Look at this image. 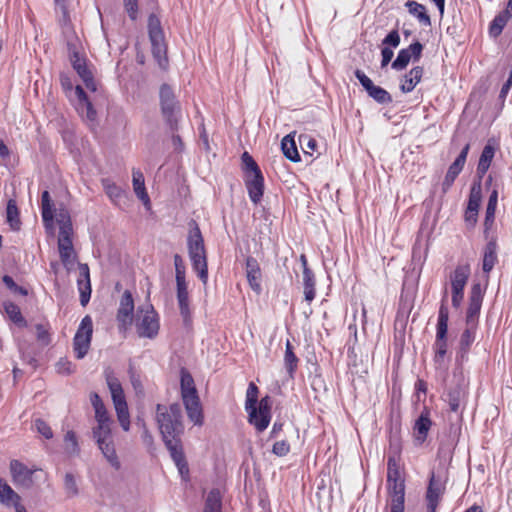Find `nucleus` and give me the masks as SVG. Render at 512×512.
Returning <instances> with one entry per match:
<instances>
[{"instance_id":"obj_61","label":"nucleus","mask_w":512,"mask_h":512,"mask_svg":"<svg viewBox=\"0 0 512 512\" xmlns=\"http://www.w3.org/2000/svg\"><path fill=\"white\" fill-rule=\"evenodd\" d=\"M94 411H95V420L97 423L113 422L107 412L105 405L102 407H96L94 409Z\"/></svg>"},{"instance_id":"obj_18","label":"nucleus","mask_w":512,"mask_h":512,"mask_svg":"<svg viewBox=\"0 0 512 512\" xmlns=\"http://www.w3.org/2000/svg\"><path fill=\"white\" fill-rule=\"evenodd\" d=\"M470 149V145L466 144L457 158L454 160V162L449 166L448 171L445 175L444 181L442 183V191L443 193H446L451 186L453 185L455 179L460 174V172L463 170V167L465 165L467 155Z\"/></svg>"},{"instance_id":"obj_45","label":"nucleus","mask_w":512,"mask_h":512,"mask_svg":"<svg viewBox=\"0 0 512 512\" xmlns=\"http://www.w3.org/2000/svg\"><path fill=\"white\" fill-rule=\"evenodd\" d=\"M55 216L59 225V231L73 229L71 217L66 208H59Z\"/></svg>"},{"instance_id":"obj_50","label":"nucleus","mask_w":512,"mask_h":512,"mask_svg":"<svg viewBox=\"0 0 512 512\" xmlns=\"http://www.w3.org/2000/svg\"><path fill=\"white\" fill-rule=\"evenodd\" d=\"M73 229L59 231L58 250H67L73 248L72 242Z\"/></svg>"},{"instance_id":"obj_11","label":"nucleus","mask_w":512,"mask_h":512,"mask_svg":"<svg viewBox=\"0 0 512 512\" xmlns=\"http://www.w3.org/2000/svg\"><path fill=\"white\" fill-rule=\"evenodd\" d=\"M470 275L469 265H458L450 274L452 306L459 308L464 298V288Z\"/></svg>"},{"instance_id":"obj_3","label":"nucleus","mask_w":512,"mask_h":512,"mask_svg":"<svg viewBox=\"0 0 512 512\" xmlns=\"http://www.w3.org/2000/svg\"><path fill=\"white\" fill-rule=\"evenodd\" d=\"M105 379L110 390L118 421L124 431L130 428V415L125 394L119 379L112 370H105Z\"/></svg>"},{"instance_id":"obj_31","label":"nucleus","mask_w":512,"mask_h":512,"mask_svg":"<svg viewBox=\"0 0 512 512\" xmlns=\"http://www.w3.org/2000/svg\"><path fill=\"white\" fill-rule=\"evenodd\" d=\"M41 213L44 226L52 228L54 220L53 203L48 191H43L41 195Z\"/></svg>"},{"instance_id":"obj_24","label":"nucleus","mask_w":512,"mask_h":512,"mask_svg":"<svg viewBox=\"0 0 512 512\" xmlns=\"http://www.w3.org/2000/svg\"><path fill=\"white\" fill-rule=\"evenodd\" d=\"M498 262L497 256V243L494 237H491L490 240L484 247L483 251V259H482V270L488 274L492 271L495 264Z\"/></svg>"},{"instance_id":"obj_34","label":"nucleus","mask_w":512,"mask_h":512,"mask_svg":"<svg viewBox=\"0 0 512 512\" xmlns=\"http://www.w3.org/2000/svg\"><path fill=\"white\" fill-rule=\"evenodd\" d=\"M388 492L390 496V505H404L405 502V483L398 481L388 483Z\"/></svg>"},{"instance_id":"obj_2","label":"nucleus","mask_w":512,"mask_h":512,"mask_svg":"<svg viewBox=\"0 0 512 512\" xmlns=\"http://www.w3.org/2000/svg\"><path fill=\"white\" fill-rule=\"evenodd\" d=\"M193 225L187 238L188 253L193 269L197 272L203 284H206L208 281V265L204 239L196 222H193Z\"/></svg>"},{"instance_id":"obj_8","label":"nucleus","mask_w":512,"mask_h":512,"mask_svg":"<svg viewBox=\"0 0 512 512\" xmlns=\"http://www.w3.org/2000/svg\"><path fill=\"white\" fill-rule=\"evenodd\" d=\"M272 401L269 396L259 400L258 405L245 409L248 413V422L255 427L258 432H263L269 426L271 421Z\"/></svg>"},{"instance_id":"obj_64","label":"nucleus","mask_w":512,"mask_h":512,"mask_svg":"<svg viewBox=\"0 0 512 512\" xmlns=\"http://www.w3.org/2000/svg\"><path fill=\"white\" fill-rule=\"evenodd\" d=\"M478 219V211L477 210H470L466 208L465 211V222L469 227H474L477 223Z\"/></svg>"},{"instance_id":"obj_12","label":"nucleus","mask_w":512,"mask_h":512,"mask_svg":"<svg viewBox=\"0 0 512 512\" xmlns=\"http://www.w3.org/2000/svg\"><path fill=\"white\" fill-rule=\"evenodd\" d=\"M447 314L444 308L438 313V321L436 326V339L433 345L434 348V361L436 364L441 365L447 353Z\"/></svg>"},{"instance_id":"obj_21","label":"nucleus","mask_w":512,"mask_h":512,"mask_svg":"<svg viewBox=\"0 0 512 512\" xmlns=\"http://www.w3.org/2000/svg\"><path fill=\"white\" fill-rule=\"evenodd\" d=\"M245 268H246V277H247L249 286L251 287V289L254 292H256L257 294H260L262 291V287H261L262 273H261V268H260L258 261L252 256L247 257Z\"/></svg>"},{"instance_id":"obj_53","label":"nucleus","mask_w":512,"mask_h":512,"mask_svg":"<svg viewBox=\"0 0 512 512\" xmlns=\"http://www.w3.org/2000/svg\"><path fill=\"white\" fill-rule=\"evenodd\" d=\"M447 398L450 410L457 412L460 407L461 391L459 389L450 390L447 394Z\"/></svg>"},{"instance_id":"obj_58","label":"nucleus","mask_w":512,"mask_h":512,"mask_svg":"<svg viewBox=\"0 0 512 512\" xmlns=\"http://www.w3.org/2000/svg\"><path fill=\"white\" fill-rule=\"evenodd\" d=\"M35 426L37 431L46 439H51L53 437V432L50 426L42 419H37L35 421Z\"/></svg>"},{"instance_id":"obj_60","label":"nucleus","mask_w":512,"mask_h":512,"mask_svg":"<svg viewBox=\"0 0 512 512\" xmlns=\"http://www.w3.org/2000/svg\"><path fill=\"white\" fill-rule=\"evenodd\" d=\"M289 451L290 445L285 440L275 442L272 448V452L280 457L287 455Z\"/></svg>"},{"instance_id":"obj_15","label":"nucleus","mask_w":512,"mask_h":512,"mask_svg":"<svg viewBox=\"0 0 512 512\" xmlns=\"http://www.w3.org/2000/svg\"><path fill=\"white\" fill-rule=\"evenodd\" d=\"M10 472L13 482L20 487L29 489L33 486V475L38 468L29 469L25 464L19 460L13 459L10 461Z\"/></svg>"},{"instance_id":"obj_47","label":"nucleus","mask_w":512,"mask_h":512,"mask_svg":"<svg viewBox=\"0 0 512 512\" xmlns=\"http://www.w3.org/2000/svg\"><path fill=\"white\" fill-rule=\"evenodd\" d=\"M64 441L66 443V452L69 455H78L80 448L78 445L76 434L73 431H68L65 434Z\"/></svg>"},{"instance_id":"obj_9","label":"nucleus","mask_w":512,"mask_h":512,"mask_svg":"<svg viewBox=\"0 0 512 512\" xmlns=\"http://www.w3.org/2000/svg\"><path fill=\"white\" fill-rule=\"evenodd\" d=\"M93 334V322L89 315H86L80 322L73 339V348L77 359H82L88 353Z\"/></svg>"},{"instance_id":"obj_54","label":"nucleus","mask_w":512,"mask_h":512,"mask_svg":"<svg viewBox=\"0 0 512 512\" xmlns=\"http://www.w3.org/2000/svg\"><path fill=\"white\" fill-rule=\"evenodd\" d=\"M495 211H496V209L486 208L485 219H484V223H483L484 235H485L486 239L489 238L490 230L492 229V227L494 225Z\"/></svg>"},{"instance_id":"obj_1","label":"nucleus","mask_w":512,"mask_h":512,"mask_svg":"<svg viewBox=\"0 0 512 512\" xmlns=\"http://www.w3.org/2000/svg\"><path fill=\"white\" fill-rule=\"evenodd\" d=\"M156 422L163 442L178 468L179 474L183 480L187 481L189 479V466L181 441V436L184 433L181 405L179 403H172L169 406L157 404Z\"/></svg>"},{"instance_id":"obj_7","label":"nucleus","mask_w":512,"mask_h":512,"mask_svg":"<svg viewBox=\"0 0 512 512\" xmlns=\"http://www.w3.org/2000/svg\"><path fill=\"white\" fill-rule=\"evenodd\" d=\"M135 327L139 337L152 339L159 332V317L152 305L147 304L137 309Z\"/></svg>"},{"instance_id":"obj_32","label":"nucleus","mask_w":512,"mask_h":512,"mask_svg":"<svg viewBox=\"0 0 512 512\" xmlns=\"http://www.w3.org/2000/svg\"><path fill=\"white\" fill-rule=\"evenodd\" d=\"M405 6L408 8L409 13L418 19L420 24H422L423 26L431 25L430 16L427 14L424 5L419 4L418 2L413 0H408Z\"/></svg>"},{"instance_id":"obj_48","label":"nucleus","mask_w":512,"mask_h":512,"mask_svg":"<svg viewBox=\"0 0 512 512\" xmlns=\"http://www.w3.org/2000/svg\"><path fill=\"white\" fill-rule=\"evenodd\" d=\"M258 393V387L255 385V383L250 382L246 391L245 409H249L252 406L258 405Z\"/></svg>"},{"instance_id":"obj_16","label":"nucleus","mask_w":512,"mask_h":512,"mask_svg":"<svg viewBox=\"0 0 512 512\" xmlns=\"http://www.w3.org/2000/svg\"><path fill=\"white\" fill-rule=\"evenodd\" d=\"M134 300L129 290H125L121 296L117 311L119 330L126 331L133 323Z\"/></svg>"},{"instance_id":"obj_33","label":"nucleus","mask_w":512,"mask_h":512,"mask_svg":"<svg viewBox=\"0 0 512 512\" xmlns=\"http://www.w3.org/2000/svg\"><path fill=\"white\" fill-rule=\"evenodd\" d=\"M281 149L284 156L292 162H299L300 155L297 150V146L294 140V136L291 134L286 135L281 141Z\"/></svg>"},{"instance_id":"obj_40","label":"nucleus","mask_w":512,"mask_h":512,"mask_svg":"<svg viewBox=\"0 0 512 512\" xmlns=\"http://www.w3.org/2000/svg\"><path fill=\"white\" fill-rule=\"evenodd\" d=\"M222 502L218 489H212L206 498L204 512H221Z\"/></svg>"},{"instance_id":"obj_27","label":"nucleus","mask_w":512,"mask_h":512,"mask_svg":"<svg viewBox=\"0 0 512 512\" xmlns=\"http://www.w3.org/2000/svg\"><path fill=\"white\" fill-rule=\"evenodd\" d=\"M431 426L432 421L429 417V411L425 409L417 418L413 427L416 441L420 444L423 443L427 438Z\"/></svg>"},{"instance_id":"obj_20","label":"nucleus","mask_w":512,"mask_h":512,"mask_svg":"<svg viewBox=\"0 0 512 512\" xmlns=\"http://www.w3.org/2000/svg\"><path fill=\"white\" fill-rule=\"evenodd\" d=\"M245 186L248 191L250 200L254 204H258L264 193V177L261 173L247 175L245 177Z\"/></svg>"},{"instance_id":"obj_55","label":"nucleus","mask_w":512,"mask_h":512,"mask_svg":"<svg viewBox=\"0 0 512 512\" xmlns=\"http://www.w3.org/2000/svg\"><path fill=\"white\" fill-rule=\"evenodd\" d=\"M382 44L385 47L389 48H397L400 44V35L397 30H392L389 32L386 37L382 40Z\"/></svg>"},{"instance_id":"obj_37","label":"nucleus","mask_w":512,"mask_h":512,"mask_svg":"<svg viewBox=\"0 0 512 512\" xmlns=\"http://www.w3.org/2000/svg\"><path fill=\"white\" fill-rule=\"evenodd\" d=\"M510 17L509 13L504 11L496 15L489 26L490 36L497 38L502 33Z\"/></svg>"},{"instance_id":"obj_6","label":"nucleus","mask_w":512,"mask_h":512,"mask_svg":"<svg viewBox=\"0 0 512 512\" xmlns=\"http://www.w3.org/2000/svg\"><path fill=\"white\" fill-rule=\"evenodd\" d=\"M148 34L153 56L159 66L165 68L168 63L166 56L167 47L160 19L155 14H150L148 17Z\"/></svg>"},{"instance_id":"obj_26","label":"nucleus","mask_w":512,"mask_h":512,"mask_svg":"<svg viewBox=\"0 0 512 512\" xmlns=\"http://www.w3.org/2000/svg\"><path fill=\"white\" fill-rule=\"evenodd\" d=\"M176 288L180 314L186 320L190 316L189 293L186 279L176 280Z\"/></svg>"},{"instance_id":"obj_5","label":"nucleus","mask_w":512,"mask_h":512,"mask_svg":"<svg viewBox=\"0 0 512 512\" xmlns=\"http://www.w3.org/2000/svg\"><path fill=\"white\" fill-rule=\"evenodd\" d=\"M111 425L112 422L97 423L92 429V434L103 456L114 469L118 470L121 464L116 454Z\"/></svg>"},{"instance_id":"obj_22","label":"nucleus","mask_w":512,"mask_h":512,"mask_svg":"<svg viewBox=\"0 0 512 512\" xmlns=\"http://www.w3.org/2000/svg\"><path fill=\"white\" fill-rule=\"evenodd\" d=\"M483 301V290L480 283H474L470 290L469 306L467 308V323L469 324L478 316Z\"/></svg>"},{"instance_id":"obj_62","label":"nucleus","mask_w":512,"mask_h":512,"mask_svg":"<svg viewBox=\"0 0 512 512\" xmlns=\"http://www.w3.org/2000/svg\"><path fill=\"white\" fill-rule=\"evenodd\" d=\"M125 9L131 20H136L138 14L137 0H124Z\"/></svg>"},{"instance_id":"obj_39","label":"nucleus","mask_w":512,"mask_h":512,"mask_svg":"<svg viewBox=\"0 0 512 512\" xmlns=\"http://www.w3.org/2000/svg\"><path fill=\"white\" fill-rule=\"evenodd\" d=\"M6 219L13 230H18L20 228L21 222L19 217V210L14 199H10L7 203Z\"/></svg>"},{"instance_id":"obj_28","label":"nucleus","mask_w":512,"mask_h":512,"mask_svg":"<svg viewBox=\"0 0 512 512\" xmlns=\"http://www.w3.org/2000/svg\"><path fill=\"white\" fill-rule=\"evenodd\" d=\"M75 92L78 98L77 110L82 115H85L88 120L94 121L96 118V111L92 103L89 101L87 94L79 85L76 86Z\"/></svg>"},{"instance_id":"obj_59","label":"nucleus","mask_w":512,"mask_h":512,"mask_svg":"<svg viewBox=\"0 0 512 512\" xmlns=\"http://www.w3.org/2000/svg\"><path fill=\"white\" fill-rule=\"evenodd\" d=\"M469 199L474 200L481 204V200H482L481 179H478L477 181L473 182V184L471 186L470 194H469Z\"/></svg>"},{"instance_id":"obj_51","label":"nucleus","mask_w":512,"mask_h":512,"mask_svg":"<svg viewBox=\"0 0 512 512\" xmlns=\"http://www.w3.org/2000/svg\"><path fill=\"white\" fill-rule=\"evenodd\" d=\"M59 254L61 262L64 265V267L67 270L73 269L77 258L74 248L67 250H59Z\"/></svg>"},{"instance_id":"obj_63","label":"nucleus","mask_w":512,"mask_h":512,"mask_svg":"<svg viewBox=\"0 0 512 512\" xmlns=\"http://www.w3.org/2000/svg\"><path fill=\"white\" fill-rule=\"evenodd\" d=\"M56 369L60 374L69 375L73 372V365L67 359H60L56 364Z\"/></svg>"},{"instance_id":"obj_57","label":"nucleus","mask_w":512,"mask_h":512,"mask_svg":"<svg viewBox=\"0 0 512 512\" xmlns=\"http://www.w3.org/2000/svg\"><path fill=\"white\" fill-rule=\"evenodd\" d=\"M175 279H185L186 268L182 257L179 254L174 255Z\"/></svg>"},{"instance_id":"obj_46","label":"nucleus","mask_w":512,"mask_h":512,"mask_svg":"<svg viewBox=\"0 0 512 512\" xmlns=\"http://www.w3.org/2000/svg\"><path fill=\"white\" fill-rule=\"evenodd\" d=\"M64 490L69 498L75 497L79 493L75 476L72 473L67 472L64 476Z\"/></svg>"},{"instance_id":"obj_30","label":"nucleus","mask_w":512,"mask_h":512,"mask_svg":"<svg viewBox=\"0 0 512 512\" xmlns=\"http://www.w3.org/2000/svg\"><path fill=\"white\" fill-rule=\"evenodd\" d=\"M423 75V68L421 66L413 67L409 73L405 74L400 85V89L403 93H409L413 91L416 85L421 81Z\"/></svg>"},{"instance_id":"obj_38","label":"nucleus","mask_w":512,"mask_h":512,"mask_svg":"<svg viewBox=\"0 0 512 512\" xmlns=\"http://www.w3.org/2000/svg\"><path fill=\"white\" fill-rule=\"evenodd\" d=\"M20 500V496L6 482L0 479V502L5 505H14Z\"/></svg>"},{"instance_id":"obj_10","label":"nucleus","mask_w":512,"mask_h":512,"mask_svg":"<svg viewBox=\"0 0 512 512\" xmlns=\"http://www.w3.org/2000/svg\"><path fill=\"white\" fill-rule=\"evenodd\" d=\"M447 478L440 473L431 472L425 495L427 512H436L446 491Z\"/></svg>"},{"instance_id":"obj_4","label":"nucleus","mask_w":512,"mask_h":512,"mask_svg":"<svg viewBox=\"0 0 512 512\" xmlns=\"http://www.w3.org/2000/svg\"><path fill=\"white\" fill-rule=\"evenodd\" d=\"M161 113L172 132L178 131L181 106L172 87L166 83L159 90Z\"/></svg>"},{"instance_id":"obj_42","label":"nucleus","mask_w":512,"mask_h":512,"mask_svg":"<svg viewBox=\"0 0 512 512\" xmlns=\"http://www.w3.org/2000/svg\"><path fill=\"white\" fill-rule=\"evenodd\" d=\"M180 385H181V397H183V395H187V396L198 395L195 384H194V380L188 372L182 371Z\"/></svg>"},{"instance_id":"obj_29","label":"nucleus","mask_w":512,"mask_h":512,"mask_svg":"<svg viewBox=\"0 0 512 512\" xmlns=\"http://www.w3.org/2000/svg\"><path fill=\"white\" fill-rule=\"evenodd\" d=\"M132 182L136 196L143 202L144 206H149L150 198L146 192L144 175L140 170L133 169Z\"/></svg>"},{"instance_id":"obj_49","label":"nucleus","mask_w":512,"mask_h":512,"mask_svg":"<svg viewBox=\"0 0 512 512\" xmlns=\"http://www.w3.org/2000/svg\"><path fill=\"white\" fill-rule=\"evenodd\" d=\"M475 340V333L471 328H467L463 331L460 338V351L463 354H466L473 341Z\"/></svg>"},{"instance_id":"obj_23","label":"nucleus","mask_w":512,"mask_h":512,"mask_svg":"<svg viewBox=\"0 0 512 512\" xmlns=\"http://www.w3.org/2000/svg\"><path fill=\"white\" fill-rule=\"evenodd\" d=\"M80 277L77 280L78 290L80 292V303L86 306L91 297L90 273L87 264H79Z\"/></svg>"},{"instance_id":"obj_44","label":"nucleus","mask_w":512,"mask_h":512,"mask_svg":"<svg viewBox=\"0 0 512 512\" xmlns=\"http://www.w3.org/2000/svg\"><path fill=\"white\" fill-rule=\"evenodd\" d=\"M241 159L243 164V170L245 172V177L247 175L261 173L258 164L255 162L253 157L248 152H244L242 154Z\"/></svg>"},{"instance_id":"obj_14","label":"nucleus","mask_w":512,"mask_h":512,"mask_svg":"<svg viewBox=\"0 0 512 512\" xmlns=\"http://www.w3.org/2000/svg\"><path fill=\"white\" fill-rule=\"evenodd\" d=\"M354 74L360 84L366 90L369 97H371L377 103L388 104L392 102L390 93L384 88L374 85L372 80L362 70L357 69Z\"/></svg>"},{"instance_id":"obj_52","label":"nucleus","mask_w":512,"mask_h":512,"mask_svg":"<svg viewBox=\"0 0 512 512\" xmlns=\"http://www.w3.org/2000/svg\"><path fill=\"white\" fill-rule=\"evenodd\" d=\"M2 281L5 284V286L9 290H11L13 293L20 294L22 296L28 295L27 289L22 286L17 285L11 276L4 275L2 278Z\"/></svg>"},{"instance_id":"obj_43","label":"nucleus","mask_w":512,"mask_h":512,"mask_svg":"<svg viewBox=\"0 0 512 512\" xmlns=\"http://www.w3.org/2000/svg\"><path fill=\"white\" fill-rule=\"evenodd\" d=\"M102 186L108 197L114 203H118L120 199L124 196V191L109 179H103Z\"/></svg>"},{"instance_id":"obj_35","label":"nucleus","mask_w":512,"mask_h":512,"mask_svg":"<svg viewBox=\"0 0 512 512\" xmlns=\"http://www.w3.org/2000/svg\"><path fill=\"white\" fill-rule=\"evenodd\" d=\"M303 286L305 300L311 302L314 300L315 292V276L311 269H305L303 271Z\"/></svg>"},{"instance_id":"obj_25","label":"nucleus","mask_w":512,"mask_h":512,"mask_svg":"<svg viewBox=\"0 0 512 512\" xmlns=\"http://www.w3.org/2000/svg\"><path fill=\"white\" fill-rule=\"evenodd\" d=\"M495 155V147L491 144L490 141L484 146L476 169V175L478 179H482L484 175L487 173L492 160Z\"/></svg>"},{"instance_id":"obj_17","label":"nucleus","mask_w":512,"mask_h":512,"mask_svg":"<svg viewBox=\"0 0 512 512\" xmlns=\"http://www.w3.org/2000/svg\"><path fill=\"white\" fill-rule=\"evenodd\" d=\"M422 51L423 45L419 41H415L407 48L401 49L391 64L392 69L396 71L405 69L411 60L418 61L420 59Z\"/></svg>"},{"instance_id":"obj_41","label":"nucleus","mask_w":512,"mask_h":512,"mask_svg":"<svg viewBox=\"0 0 512 512\" xmlns=\"http://www.w3.org/2000/svg\"><path fill=\"white\" fill-rule=\"evenodd\" d=\"M5 312L9 316V318L18 326L25 327L27 326V321L22 316L20 308L14 303H6L4 305Z\"/></svg>"},{"instance_id":"obj_19","label":"nucleus","mask_w":512,"mask_h":512,"mask_svg":"<svg viewBox=\"0 0 512 512\" xmlns=\"http://www.w3.org/2000/svg\"><path fill=\"white\" fill-rule=\"evenodd\" d=\"M182 401L189 420L193 422L194 425L202 426L204 423V415L199 396L183 395Z\"/></svg>"},{"instance_id":"obj_13","label":"nucleus","mask_w":512,"mask_h":512,"mask_svg":"<svg viewBox=\"0 0 512 512\" xmlns=\"http://www.w3.org/2000/svg\"><path fill=\"white\" fill-rule=\"evenodd\" d=\"M67 47L70 61L72 63L74 70L82 79L87 89L93 92L96 91V83L94 81L92 72L86 64V60L80 56V54L76 50L75 45L72 42L68 41Z\"/></svg>"},{"instance_id":"obj_36","label":"nucleus","mask_w":512,"mask_h":512,"mask_svg":"<svg viewBox=\"0 0 512 512\" xmlns=\"http://www.w3.org/2000/svg\"><path fill=\"white\" fill-rule=\"evenodd\" d=\"M298 362H299V359L297 358V356L295 355V353L293 351V346L290 343V341L287 340L286 347H285V355H284V365H285L287 373L289 374V376L291 378H293V376H294V373L298 366Z\"/></svg>"},{"instance_id":"obj_56","label":"nucleus","mask_w":512,"mask_h":512,"mask_svg":"<svg viewBox=\"0 0 512 512\" xmlns=\"http://www.w3.org/2000/svg\"><path fill=\"white\" fill-rule=\"evenodd\" d=\"M36 337L42 345H48L50 343V334L48 328L43 324H36Z\"/></svg>"}]
</instances>
